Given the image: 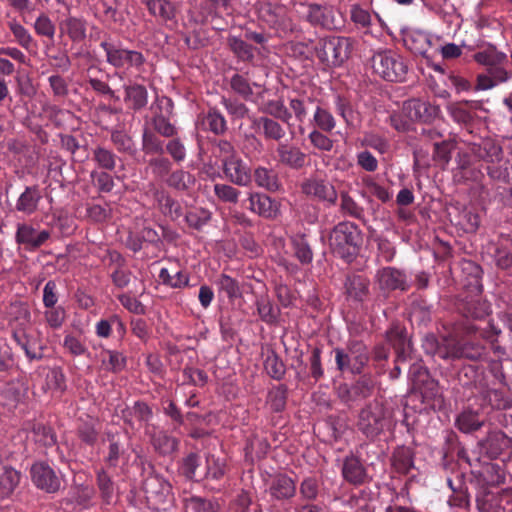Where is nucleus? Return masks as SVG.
<instances>
[{
	"label": "nucleus",
	"mask_w": 512,
	"mask_h": 512,
	"mask_svg": "<svg viewBox=\"0 0 512 512\" xmlns=\"http://www.w3.org/2000/svg\"><path fill=\"white\" fill-rule=\"evenodd\" d=\"M100 47L105 52L106 62L115 69L143 71L146 58L142 52L125 48L119 40L111 37L105 38Z\"/></svg>",
	"instance_id": "obj_1"
},
{
	"label": "nucleus",
	"mask_w": 512,
	"mask_h": 512,
	"mask_svg": "<svg viewBox=\"0 0 512 512\" xmlns=\"http://www.w3.org/2000/svg\"><path fill=\"white\" fill-rule=\"evenodd\" d=\"M361 232L352 222L338 223L330 233L329 243L335 255L350 261L360 244Z\"/></svg>",
	"instance_id": "obj_2"
},
{
	"label": "nucleus",
	"mask_w": 512,
	"mask_h": 512,
	"mask_svg": "<svg viewBox=\"0 0 512 512\" xmlns=\"http://www.w3.org/2000/svg\"><path fill=\"white\" fill-rule=\"evenodd\" d=\"M352 47L351 38L334 36L322 39L316 48V54L328 66H339L349 58Z\"/></svg>",
	"instance_id": "obj_3"
},
{
	"label": "nucleus",
	"mask_w": 512,
	"mask_h": 512,
	"mask_svg": "<svg viewBox=\"0 0 512 512\" xmlns=\"http://www.w3.org/2000/svg\"><path fill=\"white\" fill-rule=\"evenodd\" d=\"M373 69L383 79L402 81L407 73V65L399 54L393 51L378 52L373 56Z\"/></svg>",
	"instance_id": "obj_4"
},
{
	"label": "nucleus",
	"mask_w": 512,
	"mask_h": 512,
	"mask_svg": "<svg viewBox=\"0 0 512 512\" xmlns=\"http://www.w3.org/2000/svg\"><path fill=\"white\" fill-rule=\"evenodd\" d=\"M388 425L383 405L373 402L363 408L359 414L358 427L367 437H375Z\"/></svg>",
	"instance_id": "obj_5"
},
{
	"label": "nucleus",
	"mask_w": 512,
	"mask_h": 512,
	"mask_svg": "<svg viewBox=\"0 0 512 512\" xmlns=\"http://www.w3.org/2000/svg\"><path fill=\"white\" fill-rule=\"evenodd\" d=\"M440 112L439 106L420 99L408 100L403 105V113L411 121L431 123L439 117Z\"/></svg>",
	"instance_id": "obj_6"
},
{
	"label": "nucleus",
	"mask_w": 512,
	"mask_h": 512,
	"mask_svg": "<svg viewBox=\"0 0 512 512\" xmlns=\"http://www.w3.org/2000/svg\"><path fill=\"white\" fill-rule=\"evenodd\" d=\"M143 489L148 501L163 504L172 499L171 485L162 476L150 474L143 482Z\"/></svg>",
	"instance_id": "obj_7"
},
{
	"label": "nucleus",
	"mask_w": 512,
	"mask_h": 512,
	"mask_svg": "<svg viewBox=\"0 0 512 512\" xmlns=\"http://www.w3.org/2000/svg\"><path fill=\"white\" fill-rule=\"evenodd\" d=\"M31 477L33 483L40 489L48 493L56 492L61 485L59 477L54 470L47 464L39 462L31 467Z\"/></svg>",
	"instance_id": "obj_8"
},
{
	"label": "nucleus",
	"mask_w": 512,
	"mask_h": 512,
	"mask_svg": "<svg viewBox=\"0 0 512 512\" xmlns=\"http://www.w3.org/2000/svg\"><path fill=\"white\" fill-rule=\"evenodd\" d=\"M480 453L489 459L497 458L505 450L512 452V439L501 431H492L486 439L479 442Z\"/></svg>",
	"instance_id": "obj_9"
},
{
	"label": "nucleus",
	"mask_w": 512,
	"mask_h": 512,
	"mask_svg": "<svg viewBox=\"0 0 512 512\" xmlns=\"http://www.w3.org/2000/svg\"><path fill=\"white\" fill-rule=\"evenodd\" d=\"M335 360L340 371L349 370L352 373H360L368 358L362 348L345 353L342 349H335Z\"/></svg>",
	"instance_id": "obj_10"
},
{
	"label": "nucleus",
	"mask_w": 512,
	"mask_h": 512,
	"mask_svg": "<svg viewBox=\"0 0 512 512\" xmlns=\"http://www.w3.org/2000/svg\"><path fill=\"white\" fill-rule=\"evenodd\" d=\"M302 190L306 195L314 196L329 203H335L337 200L335 188L323 179L309 178L302 184Z\"/></svg>",
	"instance_id": "obj_11"
},
{
	"label": "nucleus",
	"mask_w": 512,
	"mask_h": 512,
	"mask_svg": "<svg viewBox=\"0 0 512 512\" xmlns=\"http://www.w3.org/2000/svg\"><path fill=\"white\" fill-rule=\"evenodd\" d=\"M439 352L440 358L442 359H456L464 357L472 360H478L483 356L484 348L474 343H466L461 345L452 339L451 349L444 350L441 348Z\"/></svg>",
	"instance_id": "obj_12"
},
{
	"label": "nucleus",
	"mask_w": 512,
	"mask_h": 512,
	"mask_svg": "<svg viewBox=\"0 0 512 512\" xmlns=\"http://www.w3.org/2000/svg\"><path fill=\"white\" fill-rule=\"evenodd\" d=\"M510 77L511 73L503 67V64L495 65L492 68H488L486 73L478 75L475 90L492 89L501 83L507 82Z\"/></svg>",
	"instance_id": "obj_13"
},
{
	"label": "nucleus",
	"mask_w": 512,
	"mask_h": 512,
	"mask_svg": "<svg viewBox=\"0 0 512 512\" xmlns=\"http://www.w3.org/2000/svg\"><path fill=\"white\" fill-rule=\"evenodd\" d=\"M222 165L224 174L231 182L239 186H247L249 184L251 178L248 168L240 158L236 156L225 159Z\"/></svg>",
	"instance_id": "obj_14"
},
{
	"label": "nucleus",
	"mask_w": 512,
	"mask_h": 512,
	"mask_svg": "<svg viewBox=\"0 0 512 512\" xmlns=\"http://www.w3.org/2000/svg\"><path fill=\"white\" fill-rule=\"evenodd\" d=\"M249 209L265 218H274L279 212V205L265 194L252 193L249 197Z\"/></svg>",
	"instance_id": "obj_15"
},
{
	"label": "nucleus",
	"mask_w": 512,
	"mask_h": 512,
	"mask_svg": "<svg viewBox=\"0 0 512 512\" xmlns=\"http://www.w3.org/2000/svg\"><path fill=\"white\" fill-rule=\"evenodd\" d=\"M307 19L315 25H320L327 29L336 27L335 11L328 5L310 4L308 6Z\"/></svg>",
	"instance_id": "obj_16"
},
{
	"label": "nucleus",
	"mask_w": 512,
	"mask_h": 512,
	"mask_svg": "<svg viewBox=\"0 0 512 512\" xmlns=\"http://www.w3.org/2000/svg\"><path fill=\"white\" fill-rule=\"evenodd\" d=\"M377 280L380 287L385 290H406L408 288L406 275L395 268L387 267L380 270Z\"/></svg>",
	"instance_id": "obj_17"
},
{
	"label": "nucleus",
	"mask_w": 512,
	"mask_h": 512,
	"mask_svg": "<svg viewBox=\"0 0 512 512\" xmlns=\"http://www.w3.org/2000/svg\"><path fill=\"white\" fill-rule=\"evenodd\" d=\"M404 46L414 54L425 56L431 47V37L420 30H411L403 34Z\"/></svg>",
	"instance_id": "obj_18"
},
{
	"label": "nucleus",
	"mask_w": 512,
	"mask_h": 512,
	"mask_svg": "<svg viewBox=\"0 0 512 512\" xmlns=\"http://www.w3.org/2000/svg\"><path fill=\"white\" fill-rule=\"evenodd\" d=\"M49 236L50 234L48 231H37L27 224H19L16 232L17 242L30 248H37L41 246Z\"/></svg>",
	"instance_id": "obj_19"
},
{
	"label": "nucleus",
	"mask_w": 512,
	"mask_h": 512,
	"mask_svg": "<svg viewBox=\"0 0 512 512\" xmlns=\"http://www.w3.org/2000/svg\"><path fill=\"white\" fill-rule=\"evenodd\" d=\"M61 34L67 35L73 42L86 38V22L82 18L68 16L59 23Z\"/></svg>",
	"instance_id": "obj_20"
},
{
	"label": "nucleus",
	"mask_w": 512,
	"mask_h": 512,
	"mask_svg": "<svg viewBox=\"0 0 512 512\" xmlns=\"http://www.w3.org/2000/svg\"><path fill=\"white\" fill-rule=\"evenodd\" d=\"M276 151L282 164L295 169L304 166L306 155L298 147L279 144Z\"/></svg>",
	"instance_id": "obj_21"
},
{
	"label": "nucleus",
	"mask_w": 512,
	"mask_h": 512,
	"mask_svg": "<svg viewBox=\"0 0 512 512\" xmlns=\"http://www.w3.org/2000/svg\"><path fill=\"white\" fill-rule=\"evenodd\" d=\"M41 198L42 196L37 186L26 187L16 202V209L27 215L33 214L37 210Z\"/></svg>",
	"instance_id": "obj_22"
},
{
	"label": "nucleus",
	"mask_w": 512,
	"mask_h": 512,
	"mask_svg": "<svg viewBox=\"0 0 512 512\" xmlns=\"http://www.w3.org/2000/svg\"><path fill=\"white\" fill-rule=\"evenodd\" d=\"M124 90V100L129 108L133 110H140L147 105L148 92L144 86L140 84L126 85Z\"/></svg>",
	"instance_id": "obj_23"
},
{
	"label": "nucleus",
	"mask_w": 512,
	"mask_h": 512,
	"mask_svg": "<svg viewBox=\"0 0 512 512\" xmlns=\"http://www.w3.org/2000/svg\"><path fill=\"white\" fill-rule=\"evenodd\" d=\"M346 292L350 299L363 301L369 293V281L363 276L353 275L347 278Z\"/></svg>",
	"instance_id": "obj_24"
},
{
	"label": "nucleus",
	"mask_w": 512,
	"mask_h": 512,
	"mask_svg": "<svg viewBox=\"0 0 512 512\" xmlns=\"http://www.w3.org/2000/svg\"><path fill=\"white\" fill-rule=\"evenodd\" d=\"M20 480L19 473L6 466H0V497L5 498L12 494Z\"/></svg>",
	"instance_id": "obj_25"
},
{
	"label": "nucleus",
	"mask_w": 512,
	"mask_h": 512,
	"mask_svg": "<svg viewBox=\"0 0 512 512\" xmlns=\"http://www.w3.org/2000/svg\"><path fill=\"white\" fill-rule=\"evenodd\" d=\"M98 357L101 362V369L105 371L118 372L126 364L125 357L118 351L102 350Z\"/></svg>",
	"instance_id": "obj_26"
},
{
	"label": "nucleus",
	"mask_w": 512,
	"mask_h": 512,
	"mask_svg": "<svg viewBox=\"0 0 512 512\" xmlns=\"http://www.w3.org/2000/svg\"><path fill=\"white\" fill-rule=\"evenodd\" d=\"M494 490L483 489L476 498L477 508L480 512H503Z\"/></svg>",
	"instance_id": "obj_27"
},
{
	"label": "nucleus",
	"mask_w": 512,
	"mask_h": 512,
	"mask_svg": "<svg viewBox=\"0 0 512 512\" xmlns=\"http://www.w3.org/2000/svg\"><path fill=\"white\" fill-rule=\"evenodd\" d=\"M296 491L293 480L288 476H278L270 487V492L276 499H287L294 496Z\"/></svg>",
	"instance_id": "obj_28"
},
{
	"label": "nucleus",
	"mask_w": 512,
	"mask_h": 512,
	"mask_svg": "<svg viewBox=\"0 0 512 512\" xmlns=\"http://www.w3.org/2000/svg\"><path fill=\"white\" fill-rule=\"evenodd\" d=\"M312 122L315 130L324 132H331L336 127V119L333 114L321 105L316 106Z\"/></svg>",
	"instance_id": "obj_29"
},
{
	"label": "nucleus",
	"mask_w": 512,
	"mask_h": 512,
	"mask_svg": "<svg viewBox=\"0 0 512 512\" xmlns=\"http://www.w3.org/2000/svg\"><path fill=\"white\" fill-rule=\"evenodd\" d=\"M477 63L492 68L495 65H501L507 60L506 54L498 51L494 47H487L474 55Z\"/></svg>",
	"instance_id": "obj_30"
},
{
	"label": "nucleus",
	"mask_w": 512,
	"mask_h": 512,
	"mask_svg": "<svg viewBox=\"0 0 512 512\" xmlns=\"http://www.w3.org/2000/svg\"><path fill=\"white\" fill-rule=\"evenodd\" d=\"M186 512H218L217 502L206 500L198 496H190L184 499Z\"/></svg>",
	"instance_id": "obj_31"
},
{
	"label": "nucleus",
	"mask_w": 512,
	"mask_h": 512,
	"mask_svg": "<svg viewBox=\"0 0 512 512\" xmlns=\"http://www.w3.org/2000/svg\"><path fill=\"white\" fill-rule=\"evenodd\" d=\"M291 244L295 257L302 264H309L313 259V253L309 243L303 235H295L291 237Z\"/></svg>",
	"instance_id": "obj_32"
},
{
	"label": "nucleus",
	"mask_w": 512,
	"mask_h": 512,
	"mask_svg": "<svg viewBox=\"0 0 512 512\" xmlns=\"http://www.w3.org/2000/svg\"><path fill=\"white\" fill-rule=\"evenodd\" d=\"M149 13L163 20H169L174 15V8L168 0H145Z\"/></svg>",
	"instance_id": "obj_33"
},
{
	"label": "nucleus",
	"mask_w": 512,
	"mask_h": 512,
	"mask_svg": "<svg viewBox=\"0 0 512 512\" xmlns=\"http://www.w3.org/2000/svg\"><path fill=\"white\" fill-rule=\"evenodd\" d=\"M151 442L155 450L164 455L172 453L177 447V440L163 431L154 432L151 435Z\"/></svg>",
	"instance_id": "obj_34"
},
{
	"label": "nucleus",
	"mask_w": 512,
	"mask_h": 512,
	"mask_svg": "<svg viewBox=\"0 0 512 512\" xmlns=\"http://www.w3.org/2000/svg\"><path fill=\"white\" fill-rule=\"evenodd\" d=\"M157 201L161 211L173 220L182 216L181 205L165 193H157Z\"/></svg>",
	"instance_id": "obj_35"
},
{
	"label": "nucleus",
	"mask_w": 512,
	"mask_h": 512,
	"mask_svg": "<svg viewBox=\"0 0 512 512\" xmlns=\"http://www.w3.org/2000/svg\"><path fill=\"white\" fill-rule=\"evenodd\" d=\"M343 476L351 483H362L365 472L360 462L354 458L347 459L343 465Z\"/></svg>",
	"instance_id": "obj_36"
},
{
	"label": "nucleus",
	"mask_w": 512,
	"mask_h": 512,
	"mask_svg": "<svg viewBox=\"0 0 512 512\" xmlns=\"http://www.w3.org/2000/svg\"><path fill=\"white\" fill-rule=\"evenodd\" d=\"M254 179L258 186L267 190L276 191L279 188L276 174L267 168H257L254 173Z\"/></svg>",
	"instance_id": "obj_37"
},
{
	"label": "nucleus",
	"mask_w": 512,
	"mask_h": 512,
	"mask_svg": "<svg viewBox=\"0 0 512 512\" xmlns=\"http://www.w3.org/2000/svg\"><path fill=\"white\" fill-rule=\"evenodd\" d=\"M456 425L462 432L469 433L479 429L482 426V421L479 419L477 413L464 411L457 417Z\"/></svg>",
	"instance_id": "obj_38"
},
{
	"label": "nucleus",
	"mask_w": 512,
	"mask_h": 512,
	"mask_svg": "<svg viewBox=\"0 0 512 512\" xmlns=\"http://www.w3.org/2000/svg\"><path fill=\"white\" fill-rule=\"evenodd\" d=\"M159 277L165 285L171 288H183L188 286L189 283L188 275L182 271H177L174 275H171L167 268H162Z\"/></svg>",
	"instance_id": "obj_39"
},
{
	"label": "nucleus",
	"mask_w": 512,
	"mask_h": 512,
	"mask_svg": "<svg viewBox=\"0 0 512 512\" xmlns=\"http://www.w3.org/2000/svg\"><path fill=\"white\" fill-rule=\"evenodd\" d=\"M8 27L20 46L25 49H29L32 46L33 38L22 24L16 20H12L8 22Z\"/></svg>",
	"instance_id": "obj_40"
},
{
	"label": "nucleus",
	"mask_w": 512,
	"mask_h": 512,
	"mask_svg": "<svg viewBox=\"0 0 512 512\" xmlns=\"http://www.w3.org/2000/svg\"><path fill=\"white\" fill-rule=\"evenodd\" d=\"M116 325L119 331H124V324L117 315L109 319H101L95 325V333L100 338H107L111 335L112 326Z\"/></svg>",
	"instance_id": "obj_41"
},
{
	"label": "nucleus",
	"mask_w": 512,
	"mask_h": 512,
	"mask_svg": "<svg viewBox=\"0 0 512 512\" xmlns=\"http://www.w3.org/2000/svg\"><path fill=\"white\" fill-rule=\"evenodd\" d=\"M195 178L188 172L177 170L173 172L167 179V184L177 190H186L192 186Z\"/></svg>",
	"instance_id": "obj_42"
},
{
	"label": "nucleus",
	"mask_w": 512,
	"mask_h": 512,
	"mask_svg": "<svg viewBox=\"0 0 512 512\" xmlns=\"http://www.w3.org/2000/svg\"><path fill=\"white\" fill-rule=\"evenodd\" d=\"M393 466L400 473H408L413 467L411 452L406 448H399L393 454Z\"/></svg>",
	"instance_id": "obj_43"
},
{
	"label": "nucleus",
	"mask_w": 512,
	"mask_h": 512,
	"mask_svg": "<svg viewBox=\"0 0 512 512\" xmlns=\"http://www.w3.org/2000/svg\"><path fill=\"white\" fill-rule=\"evenodd\" d=\"M258 124L262 125L263 133L266 138L273 140H280L285 136V131L281 125L273 119L267 117H261L258 120Z\"/></svg>",
	"instance_id": "obj_44"
},
{
	"label": "nucleus",
	"mask_w": 512,
	"mask_h": 512,
	"mask_svg": "<svg viewBox=\"0 0 512 512\" xmlns=\"http://www.w3.org/2000/svg\"><path fill=\"white\" fill-rule=\"evenodd\" d=\"M482 476L489 485H498L505 480L504 470L494 463H486L483 466Z\"/></svg>",
	"instance_id": "obj_45"
},
{
	"label": "nucleus",
	"mask_w": 512,
	"mask_h": 512,
	"mask_svg": "<svg viewBox=\"0 0 512 512\" xmlns=\"http://www.w3.org/2000/svg\"><path fill=\"white\" fill-rule=\"evenodd\" d=\"M216 284L220 292L226 294L230 299L236 298L240 295V288L237 281L226 274L220 275Z\"/></svg>",
	"instance_id": "obj_46"
},
{
	"label": "nucleus",
	"mask_w": 512,
	"mask_h": 512,
	"mask_svg": "<svg viewBox=\"0 0 512 512\" xmlns=\"http://www.w3.org/2000/svg\"><path fill=\"white\" fill-rule=\"evenodd\" d=\"M228 43L232 51L242 60H251L254 56L253 48L240 38L229 37Z\"/></svg>",
	"instance_id": "obj_47"
},
{
	"label": "nucleus",
	"mask_w": 512,
	"mask_h": 512,
	"mask_svg": "<svg viewBox=\"0 0 512 512\" xmlns=\"http://www.w3.org/2000/svg\"><path fill=\"white\" fill-rule=\"evenodd\" d=\"M260 318L266 323H273L277 319V309L266 297H260L256 301Z\"/></svg>",
	"instance_id": "obj_48"
},
{
	"label": "nucleus",
	"mask_w": 512,
	"mask_h": 512,
	"mask_svg": "<svg viewBox=\"0 0 512 512\" xmlns=\"http://www.w3.org/2000/svg\"><path fill=\"white\" fill-rule=\"evenodd\" d=\"M34 29L36 33L40 36L48 37L49 39H53L55 35V25L50 20V18L44 14H41L37 17L34 23Z\"/></svg>",
	"instance_id": "obj_49"
},
{
	"label": "nucleus",
	"mask_w": 512,
	"mask_h": 512,
	"mask_svg": "<svg viewBox=\"0 0 512 512\" xmlns=\"http://www.w3.org/2000/svg\"><path fill=\"white\" fill-rule=\"evenodd\" d=\"M323 132L324 131L314 129L309 133L308 138L315 148L329 152L333 148V141Z\"/></svg>",
	"instance_id": "obj_50"
},
{
	"label": "nucleus",
	"mask_w": 512,
	"mask_h": 512,
	"mask_svg": "<svg viewBox=\"0 0 512 512\" xmlns=\"http://www.w3.org/2000/svg\"><path fill=\"white\" fill-rule=\"evenodd\" d=\"M231 87L232 89L243 96L246 100L254 101L253 98V87L247 82L245 78L240 75H235L231 79Z\"/></svg>",
	"instance_id": "obj_51"
},
{
	"label": "nucleus",
	"mask_w": 512,
	"mask_h": 512,
	"mask_svg": "<svg viewBox=\"0 0 512 512\" xmlns=\"http://www.w3.org/2000/svg\"><path fill=\"white\" fill-rule=\"evenodd\" d=\"M97 480L103 500L108 504L111 503L114 496V488L110 477L104 471H99Z\"/></svg>",
	"instance_id": "obj_52"
},
{
	"label": "nucleus",
	"mask_w": 512,
	"mask_h": 512,
	"mask_svg": "<svg viewBox=\"0 0 512 512\" xmlns=\"http://www.w3.org/2000/svg\"><path fill=\"white\" fill-rule=\"evenodd\" d=\"M94 159L100 167L107 170L114 169L116 164L115 155L111 151L101 147L94 150Z\"/></svg>",
	"instance_id": "obj_53"
},
{
	"label": "nucleus",
	"mask_w": 512,
	"mask_h": 512,
	"mask_svg": "<svg viewBox=\"0 0 512 512\" xmlns=\"http://www.w3.org/2000/svg\"><path fill=\"white\" fill-rule=\"evenodd\" d=\"M214 192L220 200L229 203H236L240 194L237 189L226 184H216Z\"/></svg>",
	"instance_id": "obj_54"
},
{
	"label": "nucleus",
	"mask_w": 512,
	"mask_h": 512,
	"mask_svg": "<svg viewBox=\"0 0 512 512\" xmlns=\"http://www.w3.org/2000/svg\"><path fill=\"white\" fill-rule=\"evenodd\" d=\"M63 346L73 356H81L87 351L84 343L71 334L65 336Z\"/></svg>",
	"instance_id": "obj_55"
},
{
	"label": "nucleus",
	"mask_w": 512,
	"mask_h": 512,
	"mask_svg": "<svg viewBox=\"0 0 512 512\" xmlns=\"http://www.w3.org/2000/svg\"><path fill=\"white\" fill-rule=\"evenodd\" d=\"M207 472L206 475L213 479H219L224 475L225 462L223 459L216 458L214 456L207 457Z\"/></svg>",
	"instance_id": "obj_56"
},
{
	"label": "nucleus",
	"mask_w": 512,
	"mask_h": 512,
	"mask_svg": "<svg viewBox=\"0 0 512 512\" xmlns=\"http://www.w3.org/2000/svg\"><path fill=\"white\" fill-rule=\"evenodd\" d=\"M207 124L215 134L223 133L226 130V121L222 114L216 110H210L206 117Z\"/></svg>",
	"instance_id": "obj_57"
},
{
	"label": "nucleus",
	"mask_w": 512,
	"mask_h": 512,
	"mask_svg": "<svg viewBox=\"0 0 512 512\" xmlns=\"http://www.w3.org/2000/svg\"><path fill=\"white\" fill-rule=\"evenodd\" d=\"M118 300L131 313L138 315L145 313L144 305L138 299L129 294H120L118 296Z\"/></svg>",
	"instance_id": "obj_58"
},
{
	"label": "nucleus",
	"mask_w": 512,
	"mask_h": 512,
	"mask_svg": "<svg viewBox=\"0 0 512 512\" xmlns=\"http://www.w3.org/2000/svg\"><path fill=\"white\" fill-rule=\"evenodd\" d=\"M451 341L452 339H444L441 344L437 342L434 337H426L423 341V348L429 354L438 355L440 357L439 350L443 348L444 350L451 349Z\"/></svg>",
	"instance_id": "obj_59"
},
{
	"label": "nucleus",
	"mask_w": 512,
	"mask_h": 512,
	"mask_svg": "<svg viewBox=\"0 0 512 512\" xmlns=\"http://www.w3.org/2000/svg\"><path fill=\"white\" fill-rule=\"evenodd\" d=\"M222 104L228 113L235 118H243L248 113L247 107L237 100L222 98Z\"/></svg>",
	"instance_id": "obj_60"
},
{
	"label": "nucleus",
	"mask_w": 512,
	"mask_h": 512,
	"mask_svg": "<svg viewBox=\"0 0 512 512\" xmlns=\"http://www.w3.org/2000/svg\"><path fill=\"white\" fill-rule=\"evenodd\" d=\"M199 466V459L196 454H189L182 462L180 471L188 479L196 477V469Z\"/></svg>",
	"instance_id": "obj_61"
},
{
	"label": "nucleus",
	"mask_w": 512,
	"mask_h": 512,
	"mask_svg": "<svg viewBox=\"0 0 512 512\" xmlns=\"http://www.w3.org/2000/svg\"><path fill=\"white\" fill-rule=\"evenodd\" d=\"M185 218L191 227L199 229L209 221L210 213L206 210L190 211Z\"/></svg>",
	"instance_id": "obj_62"
},
{
	"label": "nucleus",
	"mask_w": 512,
	"mask_h": 512,
	"mask_svg": "<svg viewBox=\"0 0 512 512\" xmlns=\"http://www.w3.org/2000/svg\"><path fill=\"white\" fill-rule=\"evenodd\" d=\"M365 186L371 195L375 196L382 202H387L392 197V194L384 186L378 184L374 180H367Z\"/></svg>",
	"instance_id": "obj_63"
},
{
	"label": "nucleus",
	"mask_w": 512,
	"mask_h": 512,
	"mask_svg": "<svg viewBox=\"0 0 512 512\" xmlns=\"http://www.w3.org/2000/svg\"><path fill=\"white\" fill-rule=\"evenodd\" d=\"M409 376L413 382V385L417 389H421L422 384H424L428 379L427 370L420 364H413L409 370Z\"/></svg>",
	"instance_id": "obj_64"
}]
</instances>
